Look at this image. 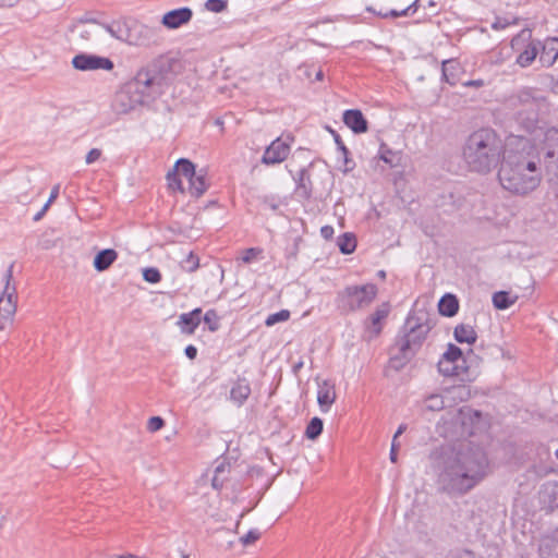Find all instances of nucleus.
Here are the masks:
<instances>
[{
  "mask_svg": "<svg viewBox=\"0 0 558 558\" xmlns=\"http://www.w3.org/2000/svg\"><path fill=\"white\" fill-rule=\"evenodd\" d=\"M441 357L446 359V361H451V362L457 363V364L459 362H463L464 363L463 355H462V350L459 347H457L456 344H452V343L448 344L447 350L441 355Z\"/></svg>",
  "mask_w": 558,
  "mask_h": 558,
  "instance_id": "35",
  "label": "nucleus"
},
{
  "mask_svg": "<svg viewBox=\"0 0 558 558\" xmlns=\"http://www.w3.org/2000/svg\"><path fill=\"white\" fill-rule=\"evenodd\" d=\"M262 253L260 248L251 247L244 251L242 255V262L248 264L257 258V256Z\"/></svg>",
  "mask_w": 558,
  "mask_h": 558,
  "instance_id": "48",
  "label": "nucleus"
},
{
  "mask_svg": "<svg viewBox=\"0 0 558 558\" xmlns=\"http://www.w3.org/2000/svg\"><path fill=\"white\" fill-rule=\"evenodd\" d=\"M551 44H558V38H553ZM539 62L545 66L554 64L558 58V47H550L548 43L541 46Z\"/></svg>",
  "mask_w": 558,
  "mask_h": 558,
  "instance_id": "24",
  "label": "nucleus"
},
{
  "mask_svg": "<svg viewBox=\"0 0 558 558\" xmlns=\"http://www.w3.org/2000/svg\"><path fill=\"white\" fill-rule=\"evenodd\" d=\"M16 311V303L2 302V306L0 308V329H3L4 326L2 320H9L14 315Z\"/></svg>",
  "mask_w": 558,
  "mask_h": 558,
  "instance_id": "37",
  "label": "nucleus"
},
{
  "mask_svg": "<svg viewBox=\"0 0 558 558\" xmlns=\"http://www.w3.org/2000/svg\"><path fill=\"white\" fill-rule=\"evenodd\" d=\"M418 1L420 0H414L411 4H409L405 10L409 12V16L410 15H413L416 11H417V8H418Z\"/></svg>",
  "mask_w": 558,
  "mask_h": 558,
  "instance_id": "56",
  "label": "nucleus"
},
{
  "mask_svg": "<svg viewBox=\"0 0 558 558\" xmlns=\"http://www.w3.org/2000/svg\"><path fill=\"white\" fill-rule=\"evenodd\" d=\"M165 426V421L160 416H151L147 422V429L150 433L158 432Z\"/></svg>",
  "mask_w": 558,
  "mask_h": 558,
  "instance_id": "47",
  "label": "nucleus"
},
{
  "mask_svg": "<svg viewBox=\"0 0 558 558\" xmlns=\"http://www.w3.org/2000/svg\"><path fill=\"white\" fill-rule=\"evenodd\" d=\"M390 312V306L388 303H384L378 306L375 312L369 316L372 331L375 336H378L381 332L383 325L381 322L385 320Z\"/></svg>",
  "mask_w": 558,
  "mask_h": 558,
  "instance_id": "19",
  "label": "nucleus"
},
{
  "mask_svg": "<svg viewBox=\"0 0 558 558\" xmlns=\"http://www.w3.org/2000/svg\"><path fill=\"white\" fill-rule=\"evenodd\" d=\"M198 267L199 258L193 252H190L181 262V268L187 272H194Z\"/></svg>",
  "mask_w": 558,
  "mask_h": 558,
  "instance_id": "36",
  "label": "nucleus"
},
{
  "mask_svg": "<svg viewBox=\"0 0 558 558\" xmlns=\"http://www.w3.org/2000/svg\"><path fill=\"white\" fill-rule=\"evenodd\" d=\"M324 423L323 420L315 416L306 426L305 436L307 439L315 440L323 433Z\"/></svg>",
  "mask_w": 558,
  "mask_h": 558,
  "instance_id": "33",
  "label": "nucleus"
},
{
  "mask_svg": "<svg viewBox=\"0 0 558 558\" xmlns=\"http://www.w3.org/2000/svg\"><path fill=\"white\" fill-rule=\"evenodd\" d=\"M539 558H553V556L558 557V543L550 542L543 544L539 549Z\"/></svg>",
  "mask_w": 558,
  "mask_h": 558,
  "instance_id": "39",
  "label": "nucleus"
},
{
  "mask_svg": "<svg viewBox=\"0 0 558 558\" xmlns=\"http://www.w3.org/2000/svg\"><path fill=\"white\" fill-rule=\"evenodd\" d=\"M72 65L80 71H110L113 69V62L109 58L87 53L76 54L72 59Z\"/></svg>",
  "mask_w": 558,
  "mask_h": 558,
  "instance_id": "7",
  "label": "nucleus"
},
{
  "mask_svg": "<svg viewBox=\"0 0 558 558\" xmlns=\"http://www.w3.org/2000/svg\"><path fill=\"white\" fill-rule=\"evenodd\" d=\"M545 148V157L548 159L557 157L558 161V129L553 128L546 132Z\"/></svg>",
  "mask_w": 558,
  "mask_h": 558,
  "instance_id": "23",
  "label": "nucleus"
},
{
  "mask_svg": "<svg viewBox=\"0 0 558 558\" xmlns=\"http://www.w3.org/2000/svg\"><path fill=\"white\" fill-rule=\"evenodd\" d=\"M290 154V144L281 141L280 137L276 138L271 142V144L266 148L262 162L265 165H276L280 163L287 159Z\"/></svg>",
  "mask_w": 558,
  "mask_h": 558,
  "instance_id": "10",
  "label": "nucleus"
},
{
  "mask_svg": "<svg viewBox=\"0 0 558 558\" xmlns=\"http://www.w3.org/2000/svg\"><path fill=\"white\" fill-rule=\"evenodd\" d=\"M343 122L354 133H365L368 130V123L363 113L357 109H349L343 112Z\"/></svg>",
  "mask_w": 558,
  "mask_h": 558,
  "instance_id": "12",
  "label": "nucleus"
},
{
  "mask_svg": "<svg viewBox=\"0 0 558 558\" xmlns=\"http://www.w3.org/2000/svg\"><path fill=\"white\" fill-rule=\"evenodd\" d=\"M179 175L184 177L187 181L196 173L195 166L192 161L185 158L179 159L173 169Z\"/></svg>",
  "mask_w": 558,
  "mask_h": 558,
  "instance_id": "28",
  "label": "nucleus"
},
{
  "mask_svg": "<svg viewBox=\"0 0 558 558\" xmlns=\"http://www.w3.org/2000/svg\"><path fill=\"white\" fill-rule=\"evenodd\" d=\"M488 459L477 445L462 442L442 454L437 474L439 490L462 496L487 475Z\"/></svg>",
  "mask_w": 558,
  "mask_h": 558,
  "instance_id": "1",
  "label": "nucleus"
},
{
  "mask_svg": "<svg viewBox=\"0 0 558 558\" xmlns=\"http://www.w3.org/2000/svg\"><path fill=\"white\" fill-rule=\"evenodd\" d=\"M104 28L114 38L123 41L132 40L130 38L131 29L130 26L124 22H112L110 24H104Z\"/></svg>",
  "mask_w": 558,
  "mask_h": 558,
  "instance_id": "20",
  "label": "nucleus"
},
{
  "mask_svg": "<svg viewBox=\"0 0 558 558\" xmlns=\"http://www.w3.org/2000/svg\"><path fill=\"white\" fill-rule=\"evenodd\" d=\"M499 166L500 185L514 195H529L542 182L539 157L531 142L523 136H508V149Z\"/></svg>",
  "mask_w": 558,
  "mask_h": 558,
  "instance_id": "2",
  "label": "nucleus"
},
{
  "mask_svg": "<svg viewBox=\"0 0 558 558\" xmlns=\"http://www.w3.org/2000/svg\"><path fill=\"white\" fill-rule=\"evenodd\" d=\"M434 326L428 312L411 311L391 348L390 366L396 371L402 369L422 348Z\"/></svg>",
  "mask_w": 558,
  "mask_h": 558,
  "instance_id": "5",
  "label": "nucleus"
},
{
  "mask_svg": "<svg viewBox=\"0 0 558 558\" xmlns=\"http://www.w3.org/2000/svg\"><path fill=\"white\" fill-rule=\"evenodd\" d=\"M379 158L391 168L397 167L400 162V155L392 151L387 145L381 144L379 148Z\"/></svg>",
  "mask_w": 558,
  "mask_h": 558,
  "instance_id": "32",
  "label": "nucleus"
},
{
  "mask_svg": "<svg viewBox=\"0 0 558 558\" xmlns=\"http://www.w3.org/2000/svg\"><path fill=\"white\" fill-rule=\"evenodd\" d=\"M336 400L335 386L324 380L318 385L317 401L323 412H328Z\"/></svg>",
  "mask_w": 558,
  "mask_h": 558,
  "instance_id": "14",
  "label": "nucleus"
},
{
  "mask_svg": "<svg viewBox=\"0 0 558 558\" xmlns=\"http://www.w3.org/2000/svg\"><path fill=\"white\" fill-rule=\"evenodd\" d=\"M474 422H475V428L481 427L482 424V414L478 411H474Z\"/></svg>",
  "mask_w": 558,
  "mask_h": 558,
  "instance_id": "60",
  "label": "nucleus"
},
{
  "mask_svg": "<svg viewBox=\"0 0 558 558\" xmlns=\"http://www.w3.org/2000/svg\"><path fill=\"white\" fill-rule=\"evenodd\" d=\"M448 407L444 393H432L425 398V409L428 411H440Z\"/></svg>",
  "mask_w": 558,
  "mask_h": 558,
  "instance_id": "31",
  "label": "nucleus"
},
{
  "mask_svg": "<svg viewBox=\"0 0 558 558\" xmlns=\"http://www.w3.org/2000/svg\"><path fill=\"white\" fill-rule=\"evenodd\" d=\"M228 7L227 0H207L205 2L206 10L214 12V13H220L223 12Z\"/></svg>",
  "mask_w": 558,
  "mask_h": 558,
  "instance_id": "43",
  "label": "nucleus"
},
{
  "mask_svg": "<svg viewBox=\"0 0 558 558\" xmlns=\"http://www.w3.org/2000/svg\"><path fill=\"white\" fill-rule=\"evenodd\" d=\"M213 486L215 488H218L219 486H222V482H219V475L215 473L213 477Z\"/></svg>",
  "mask_w": 558,
  "mask_h": 558,
  "instance_id": "63",
  "label": "nucleus"
},
{
  "mask_svg": "<svg viewBox=\"0 0 558 558\" xmlns=\"http://www.w3.org/2000/svg\"><path fill=\"white\" fill-rule=\"evenodd\" d=\"M17 0H0V7H13Z\"/></svg>",
  "mask_w": 558,
  "mask_h": 558,
  "instance_id": "61",
  "label": "nucleus"
},
{
  "mask_svg": "<svg viewBox=\"0 0 558 558\" xmlns=\"http://www.w3.org/2000/svg\"><path fill=\"white\" fill-rule=\"evenodd\" d=\"M130 29L132 40H129V44L149 46L159 43V29L157 27L134 22Z\"/></svg>",
  "mask_w": 558,
  "mask_h": 558,
  "instance_id": "9",
  "label": "nucleus"
},
{
  "mask_svg": "<svg viewBox=\"0 0 558 558\" xmlns=\"http://www.w3.org/2000/svg\"><path fill=\"white\" fill-rule=\"evenodd\" d=\"M407 430V424H401L395 433L392 439L397 440Z\"/></svg>",
  "mask_w": 558,
  "mask_h": 558,
  "instance_id": "58",
  "label": "nucleus"
},
{
  "mask_svg": "<svg viewBox=\"0 0 558 558\" xmlns=\"http://www.w3.org/2000/svg\"><path fill=\"white\" fill-rule=\"evenodd\" d=\"M320 234L325 240H330L333 236V228L331 226H324L320 229Z\"/></svg>",
  "mask_w": 558,
  "mask_h": 558,
  "instance_id": "53",
  "label": "nucleus"
},
{
  "mask_svg": "<svg viewBox=\"0 0 558 558\" xmlns=\"http://www.w3.org/2000/svg\"><path fill=\"white\" fill-rule=\"evenodd\" d=\"M521 39L529 40V43L525 49L517 57V63L522 68H526L532 64V62L539 53L542 43L539 40L531 39V33L523 31L517 38L512 39V47L514 48L517 45H519Z\"/></svg>",
  "mask_w": 558,
  "mask_h": 558,
  "instance_id": "8",
  "label": "nucleus"
},
{
  "mask_svg": "<svg viewBox=\"0 0 558 558\" xmlns=\"http://www.w3.org/2000/svg\"><path fill=\"white\" fill-rule=\"evenodd\" d=\"M462 85L465 87L480 88L485 85V82L483 80L478 78V80H471V81L463 82Z\"/></svg>",
  "mask_w": 558,
  "mask_h": 558,
  "instance_id": "54",
  "label": "nucleus"
},
{
  "mask_svg": "<svg viewBox=\"0 0 558 558\" xmlns=\"http://www.w3.org/2000/svg\"><path fill=\"white\" fill-rule=\"evenodd\" d=\"M508 149V137L504 140L493 128L473 131L462 146V158L470 171L487 174L500 163Z\"/></svg>",
  "mask_w": 558,
  "mask_h": 558,
  "instance_id": "4",
  "label": "nucleus"
},
{
  "mask_svg": "<svg viewBox=\"0 0 558 558\" xmlns=\"http://www.w3.org/2000/svg\"><path fill=\"white\" fill-rule=\"evenodd\" d=\"M446 558H475L470 550L449 553Z\"/></svg>",
  "mask_w": 558,
  "mask_h": 558,
  "instance_id": "52",
  "label": "nucleus"
},
{
  "mask_svg": "<svg viewBox=\"0 0 558 558\" xmlns=\"http://www.w3.org/2000/svg\"><path fill=\"white\" fill-rule=\"evenodd\" d=\"M438 311L442 316L452 317L459 311V301L456 295L447 293L438 302Z\"/></svg>",
  "mask_w": 558,
  "mask_h": 558,
  "instance_id": "18",
  "label": "nucleus"
},
{
  "mask_svg": "<svg viewBox=\"0 0 558 558\" xmlns=\"http://www.w3.org/2000/svg\"><path fill=\"white\" fill-rule=\"evenodd\" d=\"M260 537V532L256 529L250 530L245 535L240 538L243 546H248L255 543Z\"/></svg>",
  "mask_w": 558,
  "mask_h": 558,
  "instance_id": "46",
  "label": "nucleus"
},
{
  "mask_svg": "<svg viewBox=\"0 0 558 558\" xmlns=\"http://www.w3.org/2000/svg\"><path fill=\"white\" fill-rule=\"evenodd\" d=\"M539 92L533 88H523L518 94V100L521 105H529L541 100Z\"/></svg>",
  "mask_w": 558,
  "mask_h": 558,
  "instance_id": "34",
  "label": "nucleus"
},
{
  "mask_svg": "<svg viewBox=\"0 0 558 558\" xmlns=\"http://www.w3.org/2000/svg\"><path fill=\"white\" fill-rule=\"evenodd\" d=\"M442 80L450 85H456L463 74L460 63L454 59L445 60L441 63Z\"/></svg>",
  "mask_w": 558,
  "mask_h": 558,
  "instance_id": "15",
  "label": "nucleus"
},
{
  "mask_svg": "<svg viewBox=\"0 0 558 558\" xmlns=\"http://www.w3.org/2000/svg\"><path fill=\"white\" fill-rule=\"evenodd\" d=\"M101 156V150L98 149V148H93L88 151V154L86 155V163L87 165H90L93 162H95L96 160H98Z\"/></svg>",
  "mask_w": 558,
  "mask_h": 558,
  "instance_id": "49",
  "label": "nucleus"
},
{
  "mask_svg": "<svg viewBox=\"0 0 558 558\" xmlns=\"http://www.w3.org/2000/svg\"><path fill=\"white\" fill-rule=\"evenodd\" d=\"M299 71L303 72V75L310 78L311 72H310V68L308 66H305V65L304 66H300ZM301 75H302V73H300V76Z\"/></svg>",
  "mask_w": 558,
  "mask_h": 558,
  "instance_id": "62",
  "label": "nucleus"
},
{
  "mask_svg": "<svg viewBox=\"0 0 558 558\" xmlns=\"http://www.w3.org/2000/svg\"><path fill=\"white\" fill-rule=\"evenodd\" d=\"M179 177V173H177L174 170L169 171L167 174L168 186L173 191L183 193L184 187Z\"/></svg>",
  "mask_w": 558,
  "mask_h": 558,
  "instance_id": "41",
  "label": "nucleus"
},
{
  "mask_svg": "<svg viewBox=\"0 0 558 558\" xmlns=\"http://www.w3.org/2000/svg\"><path fill=\"white\" fill-rule=\"evenodd\" d=\"M58 194H59V186L57 185L52 189L50 197H49L48 202L46 203V204H48V207L58 197Z\"/></svg>",
  "mask_w": 558,
  "mask_h": 558,
  "instance_id": "57",
  "label": "nucleus"
},
{
  "mask_svg": "<svg viewBox=\"0 0 558 558\" xmlns=\"http://www.w3.org/2000/svg\"><path fill=\"white\" fill-rule=\"evenodd\" d=\"M47 209H48V204H45L44 207L34 216V221L40 220Z\"/></svg>",
  "mask_w": 558,
  "mask_h": 558,
  "instance_id": "59",
  "label": "nucleus"
},
{
  "mask_svg": "<svg viewBox=\"0 0 558 558\" xmlns=\"http://www.w3.org/2000/svg\"><path fill=\"white\" fill-rule=\"evenodd\" d=\"M377 291L374 283L345 287L337 293V308L343 314H349L367 307L375 300Z\"/></svg>",
  "mask_w": 558,
  "mask_h": 558,
  "instance_id": "6",
  "label": "nucleus"
},
{
  "mask_svg": "<svg viewBox=\"0 0 558 558\" xmlns=\"http://www.w3.org/2000/svg\"><path fill=\"white\" fill-rule=\"evenodd\" d=\"M251 393L250 385L245 379H239L231 388L230 397L239 405L243 404Z\"/></svg>",
  "mask_w": 558,
  "mask_h": 558,
  "instance_id": "22",
  "label": "nucleus"
},
{
  "mask_svg": "<svg viewBox=\"0 0 558 558\" xmlns=\"http://www.w3.org/2000/svg\"><path fill=\"white\" fill-rule=\"evenodd\" d=\"M143 278L149 283H157L161 280V274L155 267H147L143 270Z\"/></svg>",
  "mask_w": 558,
  "mask_h": 558,
  "instance_id": "44",
  "label": "nucleus"
},
{
  "mask_svg": "<svg viewBox=\"0 0 558 558\" xmlns=\"http://www.w3.org/2000/svg\"><path fill=\"white\" fill-rule=\"evenodd\" d=\"M438 372L444 375V376H448V377H458L460 376L463 372L466 371V368L460 366L459 364L457 363H453L451 361H446V359L441 357L438 362Z\"/></svg>",
  "mask_w": 558,
  "mask_h": 558,
  "instance_id": "26",
  "label": "nucleus"
},
{
  "mask_svg": "<svg viewBox=\"0 0 558 558\" xmlns=\"http://www.w3.org/2000/svg\"><path fill=\"white\" fill-rule=\"evenodd\" d=\"M328 130H329V132L332 134L333 140H335V143L337 144L338 149L342 153L343 158H344V162H345V165L348 166V165H349V162H352V160H350V159L348 158V156H349V149L347 148V146H345V145H344V143L342 142V140H341V137H340V135H339L336 131L331 130L330 128H328Z\"/></svg>",
  "mask_w": 558,
  "mask_h": 558,
  "instance_id": "45",
  "label": "nucleus"
},
{
  "mask_svg": "<svg viewBox=\"0 0 558 558\" xmlns=\"http://www.w3.org/2000/svg\"><path fill=\"white\" fill-rule=\"evenodd\" d=\"M551 89L555 94L558 95V80L553 83Z\"/></svg>",
  "mask_w": 558,
  "mask_h": 558,
  "instance_id": "64",
  "label": "nucleus"
},
{
  "mask_svg": "<svg viewBox=\"0 0 558 558\" xmlns=\"http://www.w3.org/2000/svg\"><path fill=\"white\" fill-rule=\"evenodd\" d=\"M185 352V355L190 359V360H194L197 355V349L196 347L190 344L185 348L184 350Z\"/></svg>",
  "mask_w": 558,
  "mask_h": 558,
  "instance_id": "55",
  "label": "nucleus"
},
{
  "mask_svg": "<svg viewBox=\"0 0 558 558\" xmlns=\"http://www.w3.org/2000/svg\"><path fill=\"white\" fill-rule=\"evenodd\" d=\"M296 192L305 199H308L312 195V183L306 169H301L298 173Z\"/></svg>",
  "mask_w": 558,
  "mask_h": 558,
  "instance_id": "27",
  "label": "nucleus"
},
{
  "mask_svg": "<svg viewBox=\"0 0 558 558\" xmlns=\"http://www.w3.org/2000/svg\"><path fill=\"white\" fill-rule=\"evenodd\" d=\"M208 184L206 183L205 174L195 173L193 178L189 180V192L194 197H201L207 190Z\"/></svg>",
  "mask_w": 558,
  "mask_h": 558,
  "instance_id": "25",
  "label": "nucleus"
},
{
  "mask_svg": "<svg viewBox=\"0 0 558 558\" xmlns=\"http://www.w3.org/2000/svg\"><path fill=\"white\" fill-rule=\"evenodd\" d=\"M454 339L459 343H468L473 344L476 339L477 335L474 328L469 324H460L454 328L453 332Z\"/></svg>",
  "mask_w": 558,
  "mask_h": 558,
  "instance_id": "21",
  "label": "nucleus"
},
{
  "mask_svg": "<svg viewBox=\"0 0 558 558\" xmlns=\"http://www.w3.org/2000/svg\"><path fill=\"white\" fill-rule=\"evenodd\" d=\"M444 395L448 407H453L460 402L466 401L471 396V391L465 385H457L446 388Z\"/></svg>",
  "mask_w": 558,
  "mask_h": 558,
  "instance_id": "16",
  "label": "nucleus"
},
{
  "mask_svg": "<svg viewBox=\"0 0 558 558\" xmlns=\"http://www.w3.org/2000/svg\"><path fill=\"white\" fill-rule=\"evenodd\" d=\"M117 258L118 253L113 248H105L96 254L93 265L97 271L101 272L109 269Z\"/></svg>",
  "mask_w": 558,
  "mask_h": 558,
  "instance_id": "17",
  "label": "nucleus"
},
{
  "mask_svg": "<svg viewBox=\"0 0 558 558\" xmlns=\"http://www.w3.org/2000/svg\"><path fill=\"white\" fill-rule=\"evenodd\" d=\"M201 322L202 308L197 307L189 313L181 314L177 324L181 327L182 333L193 335Z\"/></svg>",
  "mask_w": 558,
  "mask_h": 558,
  "instance_id": "13",
  "label": "nucleus"
},
{
  "mask_svg": "<svg viewBox=\"0 0 558 558\" xmlns=\"http://www.w3.org/2000/svg\"><path fill=\"white\" fill-rule=\"evenodd\" d=\"M92 23H93L92 26H86L85 24H81L75 27V31L77 32L80 38H82L83 40H89L92 38V36L97 33L98 24L96 23V21H93Z\"/></svg>",
  "mask_w": 558,
  "mask_h": 558,
  "instance_id": "38",
  "label": "nucleus"
},
{
  "mask_svg": "<svg viewBox=\"0 0 558 558\" xmlns=\"http://www.w3.org/2000/svg\"><path fill=\"white\" fill-rule=\"evenodd\" d=\"M517 300V296L512 298L507 291H498L493 295V304L498 310H506L510 307Z\"/></svg>",
  "mask_w": 558,
  "mask_h": 558,
  "instance_id": "30",
  "label": "nucleus"
},
{
  "mask_svg": "<svg viewBox=\"0 0 558 558\" xmlns=\"http://www.w3.org/2000/svg\"><path fill=\"white\" fill-rule=\"evenodd\" d=\"M203 319L208 325V329L210 331H216L219 329V318L215 310L207 311Z\"/></svg>",
  "mask_w": 558,
  "mask_h": 558,
  "instance_id": "42",
  "label": "nucleus"
},
{
  "mask_svg": "<svg viewBox=\"0 0 558 558\" xmlns=\"http://www.w3.org/2000/svg\"><path fill=\"white\" fill-rule=\"evenodd\" d=\"M193 17V11L187 8H179L163 14L161 24L168 29H177L187 24Z\"/></svg>",
  "mask_w": 558,
  "mask_h": 558,
  "instance_id": "11",
  "label": "nucleus"
},
{
  "mask_svg": "<svg viewBox=\"0 0 558 558\" xmlns=\"http://www.w3.org/2000/svg\"><path fill=\"white\" fill-rule=\"evenodd\" d=\"M289 318H290V312L288 310H281L277 313L270 314L266 318L265 324H266V326L270 327V326L276 325L277 323L286 322Z\"/></svg>",
  "mask_w": 558,
  "mask_h": 558,
  "instance_id": "40",
  "label": "nucleus"
},
{
  "mask_svg": "<svg viewBox=\"0 0 558 558\" xmlns=\"http://www.w3.org/2000/svg\"><path fill=\"white\" fill-rule=\"evenodd\" d=\"M181 70V60L161 56L147 69L138 71L136 76L123 86L121 95L129 98V105H150L166 93Z\"/></svg>",
  "mask_w": 558,
  "mask_h": 558,
  "instance_id": "3",
  "label": "nucleus"
},
{
  "mask_svg": "<svg viewBox=\"0 0 558 558\" xmlns=\"http://www.w3.org/2000/svg\"><path fill=\"white\" fill-rule=\"evenodd\" d=\"M337 244L342 254H351L356 247V239L353 233L347 232L338 238Z\"/></svg>",
  "mask_w": 558,
  "mask_h": 558,
  "instance_id": "29",
  "label": "nucleus"
},
{
  "mask_svg": "<svg viewBox=\"0 0 558 558\" xmlns=\"http://www.w3.org/2000/svg\"><path fill=\"white\" fill-rule=\"evenodd\" d=\"M401 16H409V12L405 10V8L402 10H390L384 14V19H397Z\"/></svg>",
  "mask_w": 558,
  "mask_h": 558,
  "instance_id": "50",
  "label": "nucleus"
},
{
  "mask_svg": "<svg viewBox=\"0 0 558 558\" xmlns=\"http://www.w3.org/2000/svg\"><path fill=\"white\" fill-rule=\"evenodd\" d=\"M399 448H400V444L397 440L392 439L391 448H390V454H389L390 461L392 463H396L397 460H398V450H399Z\"/></svg>",
  "mask_w": 558,
  "mask_h": 558,
  "instance_id": "51",
  "label": "nucleus"
}]
</instances>
